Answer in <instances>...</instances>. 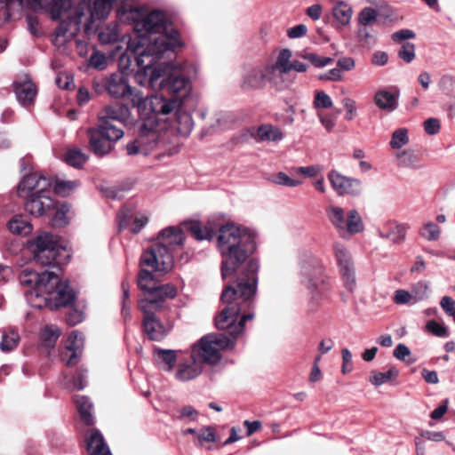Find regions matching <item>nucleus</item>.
Masks as SVG:
<instances>
[{
	"label": "nucleus",
	"mask_w": 455,
	"mask_h": 455,
	"mask_svg": "<svg viewBox=\"0 0 455 455\" xmlns=\"http://www.w3.org/2000/svg\"><path fill=\"white\" fill-rule=\"evenodd\" d=\"M217 246L222 258L221 278L234 281L221 292L220 300L225 307L216 316L215 326L226 330L233 339L225 334H207L193 344L190 351L202 365L212 366L220 363L221 350L234 348V339L243 333L245 323L254 317L259 269L257 259L247 261L257 248L256 234L251 229L223 225L218 230Z\"/></svg>",
	"instance_id": "nucleus-1"
},
{
	"label": "nucleus",
	"mask_w": 455,
	"mask_h": 455,
	"mask_svg": "<svg viewBox=\"0 0 455 455\" xmlns=\"http://www.w3.org/2000/svg\"><path fill=\"white\" fill-rule=\"evenodd\" d=\"M116 18L122 23L133 26L134 35L127 42L126 54L135 62L140 53L148 55L160 46L180 44L178 31L161 11L148 12L132 0H124L116 9Z\"/></svg>",
	"instance_id": "nucleus-2"
},
{
	"label": "nucleus",
	"mask_w": 455,
	"mask_h": 455,
	"mask_svg": "<svg viewBox=\"0 0 455 455\" xmlns=\"http://www.w3.org/2000/svg\"><path fill=\"white\" fill-rule=\"evenodd\" d=\"M179 46L180 44L160 46L148 55L140 53L139 60L136 61L138 70L135 72L134 79L140 86L172 96L166 99L163 95H157L166 101H175V107L168 114L180 107L182 98L187 96L191 89L188 78L180 69L173 68L166 62L158 63L162 55L167 52H174Z\"/></svg>",
	"instance_id": "nucleus-3"
},
{
	"label": "nucleus",
	"mask_w": 455,
	"mask_h": 455,
	"mask_svg": "<svg viewBox=\"0 0 455 455\" xmlns=\"http://www.w3.org/2000/svg\"><path fill=\"white\" fill-rule=\"evenodd\" d=\"M100 85L111 98L129 99L132 107L137 108L140 116L151 113H169L175 107V101H166L156 95L144 96L141 92L130 85L127 75L123 72H115L100 82H93L97 92H100Z\"/></svg>",
	"instance_id": "nucleus-4"
},
{
	"label": "nucleus",
	"mask_w": 455,
	"mask_h": 455,
	"mask_svg": "<svg viewBox=\"0 0 455 455\" xmlns=\"http://www.w3.org/2000/svg\"><path fill=\"white\" fill-rule=\"evenodd\" d=\"M158 242L144 251L140 265L155 272H169L173 267V251L183 245L185 235L177 227H168L158 234Z\"/></svg>",
	"instance_id": "nucleus-5"
},
{
	"label": "nucleus",
	"mask_w": 455,
	"mask_h": 455,
	"mask_svg": "<svg viewBox=\"0 0 455 455\" xmlns=\"http://www.w3.org/2000/svg\"><path fill=\"white\" fill-rule=\"evenodd\" d=\"M299 282L308 291V311L315 313L331 292V286L323 275V266L316 260L300 263Z\"/></svg>",
	"instance_id": "nucleus-6"
},
{
	"label": "nucleus",
	"mask_w": 455,
	"mask_h": 455,
	"mask_svg": "<svg viewBox=\"0 0 455 455\" xmlns=\"http://www.w3.org/2000/svg\"><path fill=\"white\" fill-rule=\"evenodd\" d=\"M28 250L34 259L43 266H60L68 255L67 246L60 238L49 232H41L27 242Z\"/></svg>",
	"instance_id": "nucleus-7"
},
{
	"label": "nucleus",
	"mask_w": 455,
	"mask_h": 455,
	"mask_svg": "<svg viewBox=\"0 0 455 455\" xmlns=\"http://www.w3.org/2000/svg\"><path fill=\"white\" fill-rule=\"evenodd\" d=\"M166 115L168 113H151L145 116H140L141 124L139 126V135L136 140L126 145L128 155L142 154L147 156L156 147L158 133L164 128L161 123Z\"/></svg>",
	"instance_id": "nucleus-8"
},
{
	"label": "nucleus",
	"mask_w": 455,
	"mask_h": 455,
	"mask_svg": "<svg viewBox=\"0 0 455 455\" xmlns=\"http://www.w3.org/2000/svg\"><path fill=\"white\" fill-rule=\"evenodd\" d=\"M138 286L143 291L144 298L138 302L141 306L164 307L167 299H174L177 289L171 283L158 284L154 275L147 269H141L138 275Z\"/></svg>",
	"instance_id": "nucleus-9"
},
{
	"label": "nucleus",
	"mask_w": 455,
	"mask_h": 455,
	"mask_svg": "<svg viewBox=\"0 0 455 455\" xmlns=\"http://www.w3.org/2000/svg\"><path fill=\"white\" fill-rule=\"evenodd\" d=\"M326 214L330 222L343 238L348 235H355L363 230L362 218L355 209L350 210L346 215L341 207L330 205L326 208Z\"/></svg>",
	"instance_id": "nucleus-10"
},
{
	"label": "nucleus",
	"mask_w": 455,
	"mask_h": 455,
	"mask_svg": "<svg viewBox=\"0 0 455 455\" xmlns=\"http://www.w3.org/2000/svg\"><path fill=\"white\" fill-rule=\"evenodd\" d=\"M52 180L39 173H30L23 177L18 186V196L26 199L32 196L52 193Z\"/></svg>",
	"instance_id": "nucleus-11"
},
{
	"label": "nucleus",
	"mask_w": 455,
	"mask_h": 455,
	"mask_svg": "<svg viewBox=\"0 0 455 455\" xmlns=\"http://www.w3.org/2000/svg\"><path fill=\"white\" fill-rule=\"evenodd\" d=\"M116 0H94L92 5L81 3L75 10L74 23L78 26L82 23L84 10L89 12L87 20L93 22L94 20H106L113 9V4Z\"/></svg>",
	"instance_id": "nucleus-12"
},
{
	"label": "nucleus",
	"mask_w": 455,
	"mask_h": 455,
	"mask_svg": "<svg viewBox=\"0 0 455 455\" xmlns=\"http://www.w3.org/2000/svg\"><path fill=\"white\" fill-rule=\"evenodd\" d=\"M163 307L141 306L139 307L144 314L143 328L151 340H162L167 335L166 328L155 316V312Z\"/></svg>",
	"instance_id": "nucleus-13"
},
{
	"label": "nucleus",
	"mask_w": 455,
	"mask_h": 455,
	"mask_svg": "<svg viewBox=\"0 0 455 455\" xmlns=\"http://www.w3.org/2000/svg\"><path fill=\"white\" fill-rule=\"evenodd\" d=\"M55 273L51 271H44L38 273L29 267L24 268L19 277L22 286L31 289H52V282L54 281Z\"/></svg>",
	"instance_id": "nucleus-14"
},
{
	"label": "nucleus",
	"mask_w": 455,
	"mask_h": 455,
	"mask_svg": "<svg viewBox=\"0 0 455 455\" xmlns=\"http://www.w3.org/2000/svg\"><path fill=\"white\" fill-rule=\"evenodd\" d=\"M328 180L331 188L339 196H356L361 193L362 182L357 179L344 176L332 170L328 173Z\"/></svg>",
	"instance_id": "nucleus-15"
},
{
	"label": "nucleus",
	"mask_w": 455,
	"mask_h": 455,
	"mask_svg": "<svg viewBox=\"0 0 455 455\" xmlns=\"http://www.w3.org/2000/svg\"><path fill=\"white\" fill-rule=\"evenodd\" d=\"M24 201L25 210L36 217L52 215L55 208V200L52 197V193L28 196Z\"/></svg>",
	"instance_id": "nucleus-16"
},
{
	"label": "nucleus",
	"mask_w": 455,
	"mask_h": 455,
	"mask_svg": "<svg viewBox=\"0 0 455 455\" xmlns=\"http://www.w3.org/2000/svg\"><path fill=\"white\" fill-rule=\"evenodd\" d=\"M84 339L81 332L73 331L68 339L65 350L61 354V359L66 365H76L83 353Z\"/></svg>",
	"instance_id": "nucleus-17"
},
{
	"label": "nucleus",
	"mask_w": 455,
	"mask_h": 455,
	"mask_svg": "<svg viewBox=\"0 0 455 455\" xmlns=\"http://www.w3.org/2000/svg\"><path fill=\"white\" fill-rule=\"evenodd\" d=\"M203 372V365L190 354L188 358L180 360L174 377L181 382L190 381Z\"/></svg>",
	"instance_id": "nucleus-18"
},
{
	"label": "nucleus",
	"mask_w": 455,
	"mask_h": 455,
	"mask_svg": "<svg viewBox=\"0 0 455 455\" xmlns=\"http://www.w3.org/2000/svg\"><path fill=\"white\" fill-rule=\"evenodd\" d=\"M130 108L124 103H115L106 106L98 115L99 120L113 123L119 122L123 124L129 122L131 117Z\"/></svg>",
	"instance_id": "nucleus-19"
},
{
	"label": "nucleus",
	"mask_w": 455,
	"mask_h": 455,
	"mask_svg": "<svg viewBox=\"0 0 455 455\" xmlns=\"http://www.w3.org/2000/svg\"><path fill=\"white\" fill-rule=\"evenodd\" d=\"M55 278L56 279L53 281V307L54 308L67 307L75 300V292L69 287L68 281L60 282L59 280V276L56 274Z\"/></svg>",
	"instance_id": "nucleus-20"
},
{
	"label": "nucleus",
	"mask_w": 455,
	"mask_h": 455,
	"mask_svg": "<svg viewBox=\"0 0 455 455\" xmlns=\"http://www.w3.org/2000/svg\"><path fill=\"white\" fill-rule=\"evenodd\" d=\"M53 283L54 282H52V289H31L25 291V296L28 303L32 307L36 308L54 307L52 303Z\"/></svg>",
	"instance_id": "nucleus-21"
},
{
	"label": "nucleus",
	"mask_w": 455,
	"mask_h": 455,
	"mask_svg": "<svg viewBox=\"0 0 455 455\" xmlns=\"http://www.w3.org/2000/svg\"><path fill=\"white\" fill-rule=\"evenodd\" d=\"M399 96L400 92L396 87L381 89L376 92L374 102L379 109L392 112L398 107Z\"/></svg>",
	"instance_id": "nucleus-22"
},
{
	"label": "nucleus",
	"mask_w": 455,
	"mask_h": 455,
	"mask_svg": "<svg viewBox=\"0 0 455 455\" xmlns=\"http://www.w3.org/2000/svg\"><path fill=\"white\" fill-rule=\"evenodd\" d=\"M13 86L17 100L20 105L27 107L34 102L37 89L31 80L26 78L23 81H15Z\"/></svg>",
	"instance_id": "nucleus-23"
},
{
	"label": "nucleus",
	"mask_w": 455,
	"mask_h": 455,
	"mask_svg": "<svg viewBox=\"0 0 455 455\" xmlns=\"http://www.w3.org/2000/svg\"><path fill=\"white\" fill-rule=\"evenodd\" d=\"M87 134L89 137V149L96 156H105L114 149V145L107 140L105 137H102L101 133L97 132L92 128L88 129Z\"/></svg>",
	"instance_id": "nucleus-24"
},
{
	"label": "nucleus",
	"mask_w": 455,
	"mask_h": 455,
	"mask_svg": "<svg viewBox=\"0 0 455 455\" xmlns=\"http://www.w3.org/2000/svg\"><path fill=\"white\" fill-rule=\"evenodd\" d=\"M86 450L90 455H112L103 435L95 428L86 434Z\"/></svg>",
	"instance_id": "nucleus-25"
},
{
	"label": "nucleus",
	"mask_w": 455,
	"mask_h": 455,
	"mask_svg": "<svg viewBox=\"0 0 455 455\" xmlns=\"http://www.w3.org/2000/svg\"><path fill=\"white\" fill-rule=\"evenodd\" d=\"M180 352L179 350L156 347L153 355L157 367L167 372L172 371L178 361V353Z\"/></svg>",
	"instance_id": "nucleus-26"
},
{
	"label": "nucleus",
	"mask_w": 455,
	"mask_h": 455,
	"mask_svg": "<svg viewBox=\"0 0 455 455\" xmlns=\"http://www.w3.org/2000/svg\"><path fill=\"white\" fill-rule=\"evenodd\" d=\"M265 84L261 66L249 67L243 70L242 76L243 89H261Z\"/></svg>",
	"instance_id": "nucleus-27"
},
{
	"label": "nucleus",
	"mask_w": 455,
	"mask_h": 455,
	"mask_svg": "<svg viewBox=\"0 0 455 455\" xmlns=\"http://www.w3.org/2000/svg\"><path fill=\"white\" fill-rule=\"evenodd\" d=\"M406 229L407 227L404 224L390 220L379 229L378 234L380 237L389 239L393 243H397L404 240Z\"/></svg>",
	"instance_id": "nucleus-28"
},
{
	"label": "nucleus",
	"mask_w": 455,
	"mask_h": 455,
	"mask_svg": "<svg viewBox=\"0 0 455 455\" xmlns=\"http://www.w3.org/2000/svg\"><path fill=\"white\" fill-rule=\"evenodd\" d=\"M100 124L92 128L97 132L101 133L111 144L115 145L116 141L124 137V130L121 127L115 125L111 122L99 120Z\"/></svg>",
	"instance_id": "nucleus-29"
},
{
	"label": "nucleus",
	"mask_w": 455,
	"mask_h": 455,
	"mask_svg": "<svg viewBox=\"0 0 455 455\" xmlns=\"http://www.w3.org/2000/svg\"><path fill=\"white\" fill-rule=\"evenodd\" d=\"M395 157L399 167L413 170L424 168V164L420 163L419 156L412 150L398 151L395 154Z\"/></svg>",
	"instance_id": "nucleus-30"
},
{
	"label": "nucleus",
	"mask_w": 455,
	"mask_h": 455,
	"mask_svg": "<svg viewBox=\"0 0 455 455\" xmlns=\"http://www.w3.org/2000/svg\"><path fill=\"white\" fill-rule=\"evenodd\" d=\"M11 233L20 235H28L33 230V226L28 219L21 214L14 215L7 224Z\"/></svg>",
	"instance_id": "nucleus-31"
},
{
	"label": "nucleus",
	"mask_w": 455,
	"mask_h": 455,
	"mask_svg": "<svg viewBox=\"0 0 455 455\" xmlns=\"http://www.w3.org/2000/svg\"><path fill=\"white\" fill-rule=\"evenodd\" d=\"M20 337L18 331L12 327L2 330V339L0 341V350L4 353H9L17 348L20 344Z\"/></svg>",
	"instance_id": "nucleus-32"
},
{
	"label": "nucleus",
	"mask_w": 455,
	"mask_h": 455,
	"mask_svg": "<svg viewBox=\"0 0 455 455\" xmlns=\"http://www.w3.org/2000/svg\"><path fill=\"white\" fill-rule=\"evenodd\" d=\"M254 138L258 142L280 141L283 140V134L276 126L262 124L258 127Z\"/></svg>",
	"instance_id": "nucleus-33"
},
{
	"label": "nucleus",
	"mask_w": 455,
	"mask_h": 455,
	"mask_svg": "<svg viewBox=\"0 0 455 455\" xmlns=\"http://www.w3.org/2000/svg\"><path fill=\"white\" fill-rule=\"evenodd\" d=\"M74 400L82 421L88 426L92 425L94 423V418L92 414V403L89 398L84 395H76Z\"/></svg>",
	"instance_id": "nucleus-34"
},
{
	"label": "nucleus",
	"mask_w": 455,
	"mask_h": 455,
	"mask_svg": "<svg viewBox=\"0 0 455 455\" xmlns=\"http://www.w3.org/2000/svg\"><path fill=\"white\" fill-rule=\"evenodd\" d=\"M175 128L182 136H188L192 132L194 122L190 114L176 108Z\"/></svg>",
	"instance_id": "nucleus-35"
},
{
	"label": "nucleus",
	"mask_w": 455,
	"mask_h": 455,
	"mask_svg": "<svg viewBox=\"0 0 455 455\" xmlns=\"http://www.w3.org/2000/svg\"><path fill=\"white\" fill-rule=\"evenodd\" d=\"M71 7V0H51L46 6V10L52 20H60Z\"/></svg>",
	"instance_id": "nucleus-36"
},
{
	"label": "nucleus",
	"mask_w": 455,
	"mask_h": 455,
	"mask_svg": "<svg viewBox=\"0 0 455 455\" xmlns=\"http://www.w3.org/2000/svg\"><path fill=\"white\" fill-rule=\"evenodd\" d=\"M352 14V7L344 1H339L332 8L333 17L341 26L350 23Z\"/></svg>",
	"instance_id": "nucleus-37"
},
{
	"label": "nucleus",
	"mask_w": 455,
	"mask_h": 455,
	"mask_svg": "<svg viewBox=\"0 0 455 455\" xmlns=\"http://www.w3.org/2000/svg\"><path fill=\"white\" fill-rule=\"evenodd\" d=\"M39 5L44 4V0H34ZM23 0H0V11L4 12L7 20L12 19L15 13L22 11Z\"/></svg>",
	"instance_id": "nucleus-38"
},
{
	"label": "nucleus",
	"mask_w": 455,
	"mask_h": 455,
	"mask_svg": "<svg viewBox=\"0 0 455 455\" xmlns=\"http://www.w3.org/2000/svg\"><path fill=\"white\" fill-rule=\"evenodd\" d=\"M70 211V206L68 204H62L57 206L55 203L54 211L52 212V218L51 220L52 226L64 227L68 223V213Z\"/></svg>",
	"instance_id": "nucleus-39"
},
{
	"label": "nucleus",
	"mask_w": 455,
	"mask_h": 455,
	"mask_svg": "<svg viewBox=\"0 0 455 455\" xmlns=\"http://www.w3.org/2000/svg\"><path fill=\"white\" fill-rule=\"evenodd\" d=\"M122 297H121V315L124 318V323L129 322L132 319L131 313V296L129 284L125 281L122 283Z\"/></svg>",
	"instance_id": "nucleus-40"
},
{
	"label": "nucleus",
	"mask_w": 455,
	"mask_h": 455,
	"mask_svg": "<svg viewBox=\"0 0 455 455\" xmlns=\"http://www.w3.org/2000/svg\"><path fill=\"white\" fill-rule=\"evenodd\" d=\"M188 230L192 235L198 241L211 240L214 235V232L211 227L202 226L198 221H193L189 224Z\"/></svg>",
	"instance_id": "nucleus-41"
},
{
	"label": "nucleus",
	"mask_w": 455,
	"mask_h": 455,
	"mask_svg": "<svg viewBox=\"0 0 455 455\" xmlns=\"http://www.w3.org/2000/svg\"><path fill=\"white\" fill-rule=\"evenodd\" d=\"M339 272L345 288L349 291H353L356 285L355 265L339 267Z\"/></svg>",
	"instance_id": "nucleus-42"
},
{
	"label": "nucleus",
	"mask_w": 455,
	"mask_h": 455,
	"mask_svg": "<svg viewBox=\"0 0 455 455\" xmlns=\"http://www.w3.org/2000/svg\"><path fill=\"white\" fill-rule=\"evenodd\" d=\"M99 41L102 44H108L112 43L117 42L119 38V30L117 24L111 23L105 28H103L99 35Z\"/></svg>",
	"instance_id": "nucleus-43"
},
{
	"label": "nucleus",
	"mask_w": 455,
	"mask_h": 455,
	"mask_svg": "<svg viewBox=\"0 0 455 455\" xmlns=\"http://www.w3.org/2000/svg\"><path fill=\"white\" fill-rule=\"evenodd\" d=\"M356 36L363 47L371 48L377 43V37L371 27L358 26Z\"/></svg>",
	"instance_id": "nucleus-44"
},
{
	"label": "nucleus",
	"mask_w": 455,
	"mask_h": 455,
	"mask_svg": "<svg viewBox=\"0 0 455 455\" xmlns=\"http://www.w3.org/2000/svg\"><path fill=\"white\" fill-rule=\"evenodd\" d=\"M333 253L339 267L354 264L349 251L342 243H335L333 244Z\"/></svg>",
	"instance_id": "nucleus-45"
},
{
	"label": "nucleus",
	"mask_w": 455,
	"mask_h": 455,
	"mask_svg": "<svg viewBox=\"0 0 455 455\" xmlns=\"http://www.w3.org/2000/svg\"><path fill=\"white\" fill-rule=\"evenodd\" d=\"M411 291L415 304L428 299L430 286L427 281H419L411 286Z\"/></svg>",
	"instance_id": "nucleus-46"
},
{
	"label": "nucleus",
	"mask_w": 455,
	"mask_h": 455,
	"mask_svg": "<svg viewBox=\"0 0 455 455\" xmlns=\"http://www.w3.org/2000/svg\"><path fill=\"white\" fill-rule=\"evenodd\" d=\"M398 374L399 371L395 367H391L386 372L372 371L370 381L372 385L379 387L388 382L389 380L395 379Z\"/></svg>",
	"instance_id": "nucleus-47"
},
{
	"label": "nucleus",
	"mask_w": 455,
	"mask_h": 455,
	"mask_svg": "<svg viewBox=\"0 0 455 455\" xmlns=\"http://www.w3.org/2000/svg\"><path fill=\"white\" fill-rule=\"evenodd\" d=\"M88 160V156L80 149H69L65 155V162L75 168H81Z\"/></svg>",
	"instance_id": "nucleus-48"
},
{
	"label": "nucleus",
	"mask_w": 455,
	"mask_h": 455,
	"mask_svg": "<svg viewBox=\"0 0 455 455\" xmlns=\"http://www.w3.org/2000/svg\"><path fill=\"white\" fill-rule=\"evenodd\" d=\"M292 52L290 49H283L279 52L275 67L279 68L280 74L288 75L290 73V66L291 63Z\"/></svg>",
	"instance_id": "nucleus-49"
},
{
	"label": "nucleus",
	"mask_w": 455,
	"mask_h": 455,
	"mask_svg": "<svg viewBox=\"0 0 455 455\" xmlns=\"http://www.w3.org/2000/svg\"><path fill=\"white\" fill-rule=\"evenodd\" d=\"M379 12L372 7L363 8L357 16L358 26L371 27L377 21Z\"/></svg>",
	"instance_id": "nucleus-50"
},
{
	"label": "nucleus",
	"mask_w": 455,
	"mask_h": 455,
	"mask_svg": "<svg viewBox=\"0 0 455 455\" xmlns=\"http://www.w3.org/2000/svg\"><path fill=\"white\" fill-rule=\"evenodd\" d=\"M60 334V332L57 327L52 325L45 326L41 332L43 345L48 348L53 347Z\"/></svg>",
	"instance_id": "nucleus-51"
},
{
	"label": "nucleus",
	"mask_w": 455,
	"mask_h": 455,
	"mask_svg": "<svg viewBox=\"0 0 455 455\" xmlns=\"http://www.w3.org/2000/svg\"><path fill=\"white\" fill-rule=\"evenodd\" d=\"M300 58L308 60L314 67L321 68L333 62V59L330 57H322L315 52H303L299 54Z\"/></svg>",
	"instance_id": "nucleus-52"
},
{
	"label": "nucleus",
	"mask_w": 455,
	"mask_h": 455,
	"mask_svg": "<svg viewBox=\"0 0 455 455\" xmlns=\"http://www.w3.org/2000/svg\"><path fill=\"white\" fill-rule=\"evenodd\" d=\"M78 180H56L54 184V191L61 196H69L78 186Z\"/></svg>",
	"instance_id": "nucleus-53"
},
{
	"label": "nucleus",
	"mask_w": 455,
	"mask_h": 455,
	"mask_svg": "<svg viewBox=\"0 0 455 455\" xmlns=\"http://www.w3.org/2000/svg\"><path fill=\"white\" fill-rule=\"evenodd\" d=\"M409 143L408 131L405 128H399L392 133L390 147L394 149H400Z\"/></svg>",
	"instance_id": "nucleus-54"
},
{
	"label": "nucleus",
	"mask_w": 455,
	"mask_h": 455,
	"mask_svg": "<svg viewBox=\"0 0 455 455\" xmlns=\"http://www.w3.org/2000/svg\"><path fill=\"white\" fill-rule=\"evenodd\" d=\"M261 70L264 75L265 83L267 81L275 85H277L278 79H281L284 74H280L279 68L275 67V64L261 66Z\"/></svg>",
	"instance_id": "nucleus-55"
},
{
	"label": "nucleus",
	"mask_w": 455,
	"mask_h": 455,
	"mask_svg": "<svg viewBox=\"0 0 455 455\" xmlns=\"http://www.w3.org/2000/svg\"><path fill=\"white\" fill-rule=\"evenodd\" d=\"M333 105L331 98L323 91H315L313 106L315 109L330 108Z\"/></svg>",
	"instance_id": "nucleus-56"
},
{
	"label": "nucleus",
	"mask_w": 455,
	"mask_h": 455,
	"mask_svg": "<svg viewBox=\"0 0 455 455\" xmlns=\"http://www.w3.org/2000/svg\"><path fill=\"white\" fill-rule=\"evenodd\" d=\"M441 234L440 228L434 222L426 223L420 230L422 237L428 241H436Z\"/></svg>",
	"instance_id": "nucleus-57"
},
{
	"label": "nucleus",
	"mask_w": 455,
	"mask_h": 455,
	"mask_svg": "<svg viewBox=\"0 0 455 455\" xmlns=\"http://www.w3.org/2000/svg\"><path fill=\"white\" fill-rule=\"evenodd\" d=\"M427 331L440 338H446L450 335L448 328L435 320H429L426 324Z\"/></svg>",
	"instance_id": "nucleus-58"
},
{
	"label": "nucleus",
	"mask_w": 455,
	"mask_h": 455,
	"mask_svg": "<svg viewBox=\"0 0 455 455\" xmlns=\"http://www.w3.org/2000/svg\"><path fill=\"white\" fill-rule=\"evenodd\" d=\"M89 66L98 70H104L108 67L106 55L99 51H94L89 59Z\"/></svg>",
	"instance_id": "nucleus-59"
},
{
	"label": "nucleus",
	"mask_w": 455,
	"mask_h": 455,
	"mask_svg": "<svg viewBox=\"0 0 455 455\" xmlns=\"http://www.w3.org/2000/svg\"><path fill=\"white\" fill-rule=\"evenodd\" d=\"M393 301L396 305H414V299L412 298L411 291L399 289L394 293Z\"/></svg>",
	"instance_id": "nucleus-60"
},
{
	"label": "nucleus",
	"mask_w": 455,
	"mask_h": 455,
	"mask_svg": "<svg viewBox=\"0 0 455 455\" xmlns=\"http://www.w3.org/2000/svg\"><path fill=\"white\" fill-rule=\"evenodd\" d=\"M398 56L406 63H411L415 59V45L406 42L401 45L398 51Z\"/></svg>",
	"instance_id": "nucleus-61"
},
{
	"label": "nucleus",
	"mask_w": 455,
	"mask_h": 455,
	"mask_svg": "<svg viewBox=\"0 0 455 455\" xmlns=\"http://www.w3.org/2000/svg\"><path fill=\"white\" fill-rule=\"evenodd\" d=\"M133 216V212L131 207L124 206L118 212L116 220L120 230L126 228Z\"/></svg>",
	"instance_id": "nucleus-62"
},
{
	"label": "nucleus",
	"mask_w": 455,
	"mask_h": 455,
	"mask_svg": "<svg viewBox=\"0 0 455 455\" xmlns=\"http://www.w3.org/2000/svg\"><path fill=\"white\" fill-rule=\"evenodd\" d=\"M273 181L275 184L286 186L290 188H294L301 185V181L299 180H293L290 178L286 173L284 172H278L275 177L273 179Z\"/></svg>",
	"instance_id": "nucleus-63"
},
{
	"label": "nucleus",
	"mask_w": 455,
	"mask_h": 455,
	"mask_svg": "<svg viewBox=\"0 0 455 455\" xmlns=\"http://www.w3.org/2000/svg\"><path fill=\"white\" fill-rule=\"evenodd\" d=\"M317 117L319 118L321 124L328 132H331L336 125L337 115L318 112Z\"/></svg>",
	"instance_id": "nucleus-64"
}]
</instances>
